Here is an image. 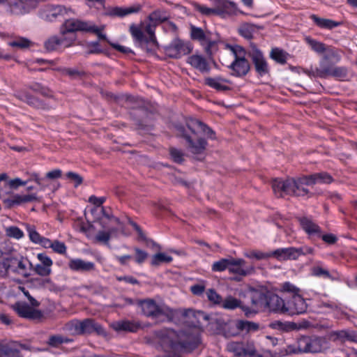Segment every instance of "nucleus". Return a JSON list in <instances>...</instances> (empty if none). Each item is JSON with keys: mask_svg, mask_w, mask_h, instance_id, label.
<instances>
[{"mask_svg": "<svg viewBox=\"0 0 357 357\" xmlns=\"http://www.w3.org/2000/svg\"><path fill=\"white\" fill-rule=\"evenodd\" d=\"M248 55L252 59L255 68L259 75L262 76L268 73L269 68L268 63L262 52L257 47L256 45H251Z\"/></svg>", "mask_w": 357, "mask_h": 357, "instance_id": "obj_11", "label": "nucleus"}, {"mask_svg": "<svg viewBox=\"0 0 357 357\" xmlns=\"http://www.w3.org/2000/svg\"><path fill=\"white\" fill-rule=\"evenodd\" d=\"M0 357H22L18 350L8 345H0Z\"/></svg>", "mask_w": 357, "mask_h": 357, "instance_id": "obj_49", "label": "nucleus"}, {"mask_svg": "<svg viewBox=\"0 0 357 357\" xmlns=\"http://www.w3.org/2000/svg\"><path fill=\"white\" fill-rule=\"evenodd\" d=\"M307 310V305L301 294L294 296L285 304L284 312L289 314H298Z\"/></svg>", "mask_w": 357, "mask_h": 357, "instance_id": "obj_13", "label": "nucleus"}, {"mask_svg": "<svg viewBox=\"0 0 357 357\" xmlns=\"http://www.w3.org/2000/svg\"><path fill=\"white\" fill-rule=\"evenodd\" d=\"M302 252H303L302 250H296L293 247L279 248L270 252V258L273 257L278 261L296 259Z\"/></svg>", "mask_w": 357, "mask_h": 357, "instance_id": "obj_14", "label": "nucleus"}, {"mask_svg": "<svg viewBox=\"0 0 357 357\" xmlns=\"http://www.w3.org/2000/svg\"><path fill=\"white\" fill-rule=\"evenodd\" d=\"M167 19L166 15L160 10H157L153 12L149 16V21L154 24L155 25H158V24L165 21Z\"/></svg>", "mask_w": 357, "mask_h": 357, "instance_id": "obj_53", "label": "nucleus"}, {"mask_svg": "<svg viewBox=\"0 0 357 357\" xmlns=\"http://www.w3.org/2000/svg\"><path fill=\"white\" fill-rule=\"evenodd\" d=\"M280 291L289 294L290 297L301 294L300 289L289 282H286L282 284L280 286Z\"/></svg>", "mask_w": 357, "mask_h": 357, "instance_id": "obj_47", "label": "nucleus"}, {"mask_svg": "<svg viewBox=\"0 0 357 357\" xmlns=\"http://www.w3.org/2000/svg\"><path fill=\"white\" fill-rule=\"evenodd\" d=\"M138 305L143 314L160 321L172 320L175 316V311L164 303H157L153 299L139 301Z\"/></svg>", "mask_w": 357, "mask_h": 357, "instance_id": "obj_5", "label": "nucleus"}, {"mask_svg": "<svg viewBox=\"0 0 357 357\" xmlns=\"http://www.w3.org/2000/svg\"><path fill=\"white\" fill-rule=\"evenodd\" d=\"M206 296L209 301L220 305L222 302V297L213 289H210L206 291Z\"/></svg>", "mask_w": 357, "mask_h": 357, "instance_id": "obj_60", "label": "nucleus"}, {"mask_svg": "<svg viewBox=\"0 0 357 357\" xmlns=\"http://www.w3.org/2000/svg\"><path fill=\"white\" fill-rule=\"evenodd\" d=\"M214 10L215 15L222 17L236 15L238 13L236 3L227 0H218Z\"/></svg>", "mask_w": 357, "mask_h": 357, "instance_id": "obj_17", "label": "nucleus"}, {"mask_svg": "<svg viewBox=\"0 0 357 357\" xmlns=\"http://www.w3.org/2000/svg\"><path fill=\"white\" fill-rule=\"evenodd\" d=\"M194 7L196 9V10L199 11L202 15H204L206 16L215 15L214 7L212 8H210L205 6L200 5L198 3L194 4Z\"/></svg>", "mask_w": 357, "mask_h": 357, "instance_id": "obj_61", "label": "nucleus"}, {"mask_svg": "<svg viewBox=\"0 0 357 357\" xmlns=\"http://www.w3.org/2000/svg\"><path fill=\"white\" fill-rule=\"evenodd\" d=\"M67 12L66 8L61 6H52L45 10L42 13V17L47 21H52L58 16Z\"/></svg>", "mask_w": 357, "mask_h": 357, "instance_id": "obj_32", "label": "nucleus"}, {"mask_svg": "<svg viewBox=\"0 0 357 357\" xmlns=\"http://www.w3.org/2000/svg\"><path fill=\"white\" fill-rule=\"evenodd\" d=\"M188 63L201 73H208L210 66L204 57L199 54H193L188 58Z\"/></svg>", "mask_w": 357, "mask_h": 357, "instance_id": "obj_27", "label": "nucleus"}, {"mask_svg": "<svg viewBox=\"0 0 357 357\" xmlns=\"http://www.w3.org/2000/svg\"><path fill=\"white\" fill-rule=\"evenodd\" d=\"M245 261L241 258L231 257L229 271L230 273L236 274L241 276H247L255 272L254 266L244 268Z\"/></svg>", "mask_w": 357, "mask_h": 357, "instance_id": "obj_16", "label": "nucleus"}, {"mask_svg": "<svg viewBox=\"0 0 357 357\" xmlns=\"http://www.w3.org/2000/svg\"><path fill=\"white\" fill-rule=\"evenodd\" d=\"M298 349L302 352H321L328 347V342L324 337L312 336L302 337L298 341Z\"/></svg>", "mask_w": 357, "mask_h": 357, "instance_id": "obj_9", "label": "nucleus"}, {"mask_svg": "<svg viewBox=\"0 0 357 357\" xmlns=\"http://www.w3.org/2000/svg\"><path fill=\"white\" fill-rule=\"evenodd\" d=\"M9 265L7 257H0V278H5L8 275Z\"/></svg>", "mask_w": 357, "mask_h": 357, "instance_id": "obj_56", "label": "nucleus"}, {"mask_svg": "<svg viewBox=\"0 0 357 357\" xmlns=\"http://www.w3.org/2000/svg\"><path fill=\"white\" fill-rule=\"evenodd\" d=\"M70 341V340L68 338L61 335L56 334L50 335L49 337L48 340H47V344L54 348H58L63 344L68 343Z\"/></svg>", "mask_w": 357, "mask_h": 357, "instance_id": "obj_42", "label": "nucleus"}, {"mask_svg": "<svg viewBox=\"0 0 357 357\" xmlns=\"http://www.w3.org/2000/svg\"><path fill=\"white\" fill-rule=\"evenodd\" d=\"M204 83L211 88L217 91H227L229 89L228 84L230 82L221 77H207L204 79Z\"/></svg>", "mask_w": 357, "mask_h": 357, "instance_id": "obj_28", "label": "nucleus"}, {"mask_svg": "<svg viewBox=\"0 0 357 357\" xmlns=\"http://www.w3.org/2000/svg\"><path fill=\"white\" fill-rule=\"evenodd\" d=\"M44 248H52L55 252L59 254H65L66 252V246L64 243L55 240L54 241L47 238L45 241Z\"/></svg>", "mask_w": 357, "mask_h": 357, "instance_id": "obj_40", "label": "nucleus"}, {"mask_svg": "<svg viewBox=\"0 0 357 357\" xmlns=\"http://www.w3.org/2000/svg\"><path fill=\"white\" fill-rule=\"evenodd\" d=\"M102 217L100 219V224L105 230L100 231L96 236L98 242L107 243L110 237L114 236L118 231L123 229V225L119 219L106 213L105 209L102 208Z\"/></svg>", "mask_w": 357, "mask_h": 357, "instance_id": "obj_7", "label": "nucleus"}, {"mask_svg": "<svg viewBox=\"0 0 357 357\" xmlns=\"http://www.w3.org/2000/svg\"><path fill=\"white\" fill-rule=\"evenodd\" d=\"M191 38L193 40H197L200 44L205 40L208 36L205 34L204 31L200 29L192 26L191 27Z\"/></svg>", "mask_w": 357, "mask_h": 357, "instance_id": "obj_55", "label": "nucleus"}, {"mask_svg": "<svg viewBox=\"0 0 357 357\" xmlns=\"http://www.w3.org/2000/svg\"><path fill=\"white\" fill-rule=\"evenodd\" d=\"M231 257L222 258L219 261H215L212 265V271L215 272L223 271L226 269L229 270Z\"/></svg>", "mask_w": 357, "mask_h": 357, "instance_id": "obj_51", "label": "nucleus"}, {"mask_svg": "<svg viewBox=\"0 0 357 357\" xmlns=\"http://www.w3.org/2000/svg\"><path fill=\"white\" fill-rule=\"evenodd\" d=\"M74 40L75 38H70L67 39L64 37L59 38L57 36H52L46 40L45 43V46L47 50L53 51L56 50L60 45L63 44L65 45V47H70Z\"/></svg>", "mask_w": 357, "mask_h": 357, "instance_id": "obj_29", "label": "nucleus"}, {"mask_svg": "<svg viewBox=\"0 0 357 357\" xmlns=\"http://www.w3.org/2000/svg\"><path fill=\"white\" fill-rule=\"evenodd\" d=\"M14 96L19 100L26 102L27 104L44 110H48L51 109L50 105L36 99L30 95L26 90H19L15 92Z\"/></svg>", "mask_w": 357, "mask_h": 357, "instance_id": "obj_19", "label": "nucleus"}, {"mask_svg": "<svg viewBox=\"0 0 357 357\" xmlns=\"http://www.w3.org/2000/svg\"><path fill=\"white\" fill-rule=\"evenodd\" d=\"M227 350L232 353L236 357H245L247 355H252L253 351L246 348L242 342H230L227 344Z\"/></svg>", "mask_w": 357, "mask_h": 357, "instance_id": "obj_26", "label": "nucleus"}, {"mask_svg": "<svg viewBox=\"0 0 357 357\" xmlns=\"http://www.w3.org/2000/svg\"><path fill=\"white\" fill-rule=\"evenodd\" d=\"M322 55L324 59L326 61H338L340 59L339 51L331 46L326 45Z\"/></svg>", "mask_w": 357, "mask_h": 357, "instance_id": "obj_45", "label": "nucleus"}, {"mask_svg": "<svg viewBox=\"0 0 357 357\" xmlns=\"http://www.w3.org/2000/svg\"><path fill=\"white\" fill-rule=\"evenodd\" d=\"M308 178L312 181L311 185L316 183H331L333 181L332 176L326 172L315 174L308 176Z\"/></svg>", "mask_w": 357, "mask_h": 357, "instance_id": "obj_38", "label": "nucleus"}, {"mask_svg": "<svg viewBox=\"0 0 357 357\" xmlns=\"http://www.w3.org/2000/svg\"><path fill=\"white\" fill-rule=\"evenodd\" d=\"M236 327L240 329V332L245 333L255 332L259 328L258 324L245 320H238V324L236 325Z\"/></svg>", "mask_w": 357, "mask_h": 357, "instance_id": "obj_39", "label": "nucleus"}, {"mask_svg": "<svg viewBox=\"0 0 357 357\" xmlns=\"http://www.w3.org/2000/svg\"><path fill=\"white\" fill-rule=\"evenodd\" d=\"M169 153L172 160L177 163H181L184 161V153L176 148H170Z\"/></svg>", "mask_w": 357, "mask_h": 357, "instance_id": "obj_57", "label": "nucleus"}, {"mask_svg": "<svg viewBox=\"0 0 357 357\" xmlns=\"http://www.w3.org/2000/svg\"><path fill=\"white\" fill-rule=\"evenodd\" d=\"M30 45L31 42L28 39L24 38H20L9 43L10 46L20 49L27 48Z\"/></svg>", "mask_w": 357, "mask_h": 357, "instance_id": "obj_59", "label": "nucleus"}, {"mask_svg": "<svg viewBox=\"0 0 357 357\" xmlns=\"http://www.w3.org/2000/svg\"><path fill=\"white\" fill-rule=\"evenodd\" d=\"M160 346L165 351L189 352L199 343V329L193 327L188 331L177 332L172 329H162L155 333Z\"/></svg>", "mask_w": 357, "mask_h": 357, "instance_id": "obj_2", "label": "nucleus"}, {"mask_svg": "<svg viewBox=\"0 0 357 357\" xmlns=\"http://www.w3.org/2000/svg\"><path fill=\"white\" fill-rule=\"evenodd\" d=\"M328 338L332 341H340L341 342L346 340L356 341L357 334L346 331H333L328 335Z\"/></svg>", "mask_w": 357, "mask_h": 357, "instance_id": "obj_31", "label": "nucleus"}, {"mask_svg": "<svg viewBox=\"0 0 357 357\" xmlns=\"http://www.w3.org/2000/svg\"><path fill=\"white\" fill-rule=\"evenodd\" d=\"M225 47L234 58V60L228 66L232 71L231 74L236 77L245 75L250 70V63L245 59V50L238 45H226Z\"/></svg>", "mask_w": 357, "mask_h": 357, "instance_id": "obj_6", "label": "nucleus"}, {"mask_svg": "<svg viewBox=\"0 0 357 357\" xmlns=\"http://www.w3.org/2000/svg\"><path fill=\"white\" fill-rule=\"evenodd\" d=\"M244 256L250 259H256L257 260L268 259L270 258V252H264L259 250H250L244 252Z\"/></svg>", "mask_w": 357, "mask_h": 357, "instance_id": "obj_52", "label": "nucleus"}, {"mask_svg": "<svg viewBox=\"0 0 357 357\" xmlns=\"http://www.w3.org/2000/svg\"><path fill=\"white\" fill-rule=\"evenodd\" d=\"M308 75L312 77H326L333 76L336 78L342 79L347 76V70L344 67H331L325 69L316 68L314 70L305 71Z\"/></svg>", "mask_w": 357, "mask_h": 357, "instance_id": "obj_12", "label": "nucleus"}, {"mask_svg": "<svg viewBox=\"0 0 357 357\" xmlns=\"http://www.w3.org/2000/svg\"><path fill=\"white\" fill-rule=\"evenodd\" d=\"M6 235L9 238H13L17 240L21 239L24 237V232L16 226H10L5 228Z\"/></svg>", "mask_w": 357, "mask_h": 357, "instance_id": "obj_50", "label": "nucleus"}, {"mask_svg": "<svg viewBox=\"0 0 357 357\" xmlns=\"http://www.w3.org/2000/svg\"><path fill=\"white\" fill-rule=\"evenodd\" d=\"M156 25L149 21V23L142 24V28L135 24L130 26V32L135 41L148 52H154L158 47L155 36V27Z\"/></svg>", "mask_w": 357, "mask_h": 357, "instance_id": "obj_4", "label": "nucleus"}, {"mask_svg": "<svg viewBox=\"0 0 357 357\" xmlns=\"http://www.w3.org/2000/svg\"><path fill=\"white\" fill-rule=\"evenodd\" d=\"M251 310L248 308L249 313H257L259 310L266 307V294L261 291L252 290L250 291Z\"/></svg>", "mask_w": 357, "mask_h": 357, "instance_id": "obj_23", "label": "nucleus"}, {"mask_svg": "<svg viewBox=\"0 0 357 357\" xmlns=\"http://www.w3.org/2000/svg\"><path fill=\"white\" fill-rule=\"evenodd\" d=\"M84 72L77 70V68H63L62 75H68L71 79H78L82 77Z\"/></svg>", "mask_w": 357, "mask_h": 357, "instance_id": "obj_58", "label": "nucleus"}, {"mask_svg": "<svg viewBox=\"0 0 357 357\" xmlns=\"http://www.w3.org/2000/svg\"><path fill=\"white\" fill-rule=\"evenodd\" d=\"M286 302L277 294L273 293L266 294V307L270 311L285 313Z\"/></svg>", "mask_w": 357, "mask_h": 357, "instance_id": "obj_21", "label": "nucleus"}, {"mask_svg": "<svg viewBox=\"0 0 357 357\" xmlns=\"http://www.w3.org/2000/svg\"><path fill=\"white\" fill-rule=\"evenodd\" d=\"M37 6L36 0H15L10 3L11 12L16 15L29 13Z\"/></svg>", "mask_w": 357, "mask_h": 357, "instance_id": "obj_20", "label": "nucleus"}, {"mask_svg": "<svg viewBox=\"0 0 357 357\" xmlns=\"http://www.w3.org/2000/svg\"><path fill=\"white\" fill-rule=\"evenodd\" d=\"M300 224L303 229L309 235H313L320 232L318 225L307 218H303L300 220Z\"/></svg>", "mask_w": 357, "mask_h": 357, "instance_id": "obj_36", "label": "nucleus"}, {"mask_svg": "<svg viewBox=\"0 0 357 357\" xmlns=\"http://www.w3.org/2000/svg\"><path fill=\"white\" fill-rule=\"evenodd\" d=\"M270 57L276 62L284 64L287 62L288 54L280 49L273 48L271 51Z\"/></svg>", "mask_w": 357, "mask_h": 357, "instance_id": "obj_46", "label": "nucleus"}, {"mask_svg": "<svg viewBox=\"0 0 357 357\" xmlns=\"http://www.w3.org/2000/svg\"><path fill=\"white\" fill-rule=\"evenodd\" d=\"M134 250L135 252V261L139 264H142L147 259L148 253L138 248H135Z\"/></svg>", "mask_w": 357, "mask_h": 357, "instance_id": "obj_63", "label": "nucleus"}, {"mask_svg": "<svg viewBox=\"0 0 357 357\" xmlns=\"http://www.w3.org/2000/svg\"><path fill=\"white\" fill-rule=\"evenodd\" d=\"M69 268L77 272H90L95 269V264L91 261H86L81 259H72L68 261Z\"/></svg>", "mask_w": 357, "mask_h": 357, "instance_id": "obj_24", "label": "nucleus"}, {"mask_svg": "<svg viewBox=\"0 0 357 357\" xmlns=\"http://www.w3.org/2000/svg\"><path fill=\"white\" fill-rule=\"evenodd\" d=\"M221 304L222 307L227 310H234L237 307H241L248 317L250 312V311L248 312V307L241 306V301L231 296H227L224 301H222Z\"/></svg>", "mask_w": 357, "mask_h": 357, "instance_id": "obj_33", "label": "nucleus"}, {"mask_svg": "<svg viewBox=\"0 0 357 357\" xmlns=\"http://www.w3.org/2000/svg\"><path fill=\"white\" fill-rule=\"evenodd\" d=\"M34 271L37 274L41 276H47L52 273L51 268L41 264H36Z\"/></svg>", "mask_w": 357, "mask_h": 357, "instance_id": "obj_64", "label": "nucleus"}, {"mask_svg": "<svg viewBox=\"0 0 357 357\" xmlns=\"http://www.w3.org/2000/svg\"><path fill=\"white\" fill-rule=\"evenodd\" d=\"M112 327L116 331H129L134 332L137 328L136 324L129 321H119L114 322L112 324Z\"/></svg>", "mask_w": 357, "mask_h": 357, "instance_id": "obj_37", "label": "nucleus"}, {"mask_svg": "<svg viewBox=\"0 0 357 357\" xmlns=\"http://www.w3.org/2000/svg\"><path fill=\"white\" fill-rule=\"evenodd\" d=\"M187 128L181 126L176 127V135L185 140L189 153L197 156L206 149L207 139H214V132L199 120L190 119L186 123Z\"/></svg>", "mask_w": 357, "mask_h": 357, "instance_id": "obj_1", "label": "nucleus"}, {"mask_svg": "<svg viewBox=\"0 0 357 357\" xmlns=\"http://www.w3.org/2000/svg\"><path fill=\"white\" fill-rule=\"evenodd\" d=\"M238 324V320L229 321L225 324L224 327V331L227 336H236L238 335L241 332L236 325Z\"/></svg>", "mask_w": 357, "mask_h": 357, "instance_id": "obj_48", "label": "nucleus"}, {"mask_svg": "<svg viewBox=\"0 0 357 357\" xmlns=\"http://www.w3.org/2000/svg\"><path fill=\"white\" fill-rule=\"evenodd\" d=\"M172 260V257L166 253L158 252L152 256L151 264L153 266H158L163 263H170Z\"/></svg>", "mask_w": 357, "mask_h": 357, "instance_id": "obj_41", "label": "nucleus"}, {"mask_svg": "<svg viewBox=\"0 0 357 357\" xmlns=\"http://www.w3.org/2000/svg\"><path fill=\"white\" fill-rule=\"evenodd\" d=\"M9 271L11 270L18 274L24 275L26 271V266L24 259L21 256H7Z\"/></svg>", "mask_w": 357, "mask_h": 357, "instance_id": "obj_25", "label": "nucleus"}, {"mask_svg": "<svg viewBox=\"0 0 357 357\" xmlns=\"http://www.w3.org/2000/svg\"><path fill=\"white\" fill-rule=\"evenodd\" d=\"M12 308L22 317L27 319H38L41 317L42 314L34 307L29 306L26 303L17 302L12 305Z\"/></svg>", "mask_w": 357, "mask_h": 357, "instance_id": "obj_18", "label": "nucleus"}, {"mask_svg": "<svg viewBox=\"0 0 357 357\" xmlns=\"http://www.w3.org/2000/svg\"><path fill=\"white\" fill-rule=\"evenodd\" d=\"M26 229L28 232L29 238L30 241L36 244H38L44 248L45 246V241H47V238L43 236H41L40 234L36 231L35 226L31 225H26Z\"/></svg>", "mask_w": 357, "mask_h": 357, "instance_id": "obj_34", "label": "nucleus"}, {"mask_svg": "<svg viewBox=\"0 0 357 357\" xmlns=\"http://www.w3.org/2000/svg\"><path fill=\"white\" fill-rule=\"evenodd\" d=\"M204 52L209 57L212 56L218 50L216 41L211 40L208 37L201 43Z\"/></svg>", "mask_w": 357, "mask_h": 357, "instance_id": "obj_43", "label": "nucleus"}, {"mask_svg": "<svg viewBox=\"0 0 357 357\" xmlns=\"http://www.w3.org/2000/svg\"><path fill=\"white\" fill-rule=\"evenodd\" d=\"M140 10L139 6H134L131 7H113L107 13V15L112 17H124L128 15L137 13Z\"/></svg>", "mask_w": 357, "mask_h": 357, "instance_id": "obj_30", "label": "nucleus"}, {"mask_svg": "<svg viewBox=\"0 0 357 357\" xmlns=\"http://www.w3.org/2000/svg\"><path fill=\"white\" fill-rule=\"evenodd\" d=\"M254 31V26L250 24H243L238 29L240 34L248 39H250L252 37Z\"/></svg>", "mask_w": 357, "mask_h": 357, "instance_id": "obj_54", "label": "nucleus"}, {"mask_svg": "<svg viewBox=\"0 0 357 357\" xmlns=\"http://www.w3.org/2000/svg\"><path fill=\"white\" fill-rule=\"evenodd\" d=\"M311 183L306 176L288 178L286 180L276 178L272 182V188L274 194L279 197L285 195L304 196L309 193L305 186L311 185Z\"/></svg>", "mask_w": 357, "mask_h": 357, "instance_id": "obj_3", "label": "nucleus"}, {"mask_svg": "<svg viewBox=\"0 0 357 357\" xmlns=\"http://www.w3.org/2000/svg\"><path fill=\"white\" fill-rule=\"evenodd\" d=\"M66 330L74 335L85 333L102 332V328L94 322L93 319H86L83 321L73 320L66 325Z\"/></svg>", "mask_w": 357, "mask_h": 357, "instance_id": "obj_8", "label": "nucleus"}, {"mask_svg": "<svg viewBox=\"0 0 357 357\" xmlns=\"http://www.w3.org/2000/svg\"><path fill=\"white\" fill-rule=\"evenodd\" d=\"M36 201H38V197L35 193L27 195L14 194L10 197L3 199V204L8 208H10L14 206Z\"/></svg>", "mask_w": 357, "mask_h": 357, "instance_id": "obj_15", "label": "nucleus"}, {"mask_svg": "<svg viewBox=\"0 0 357 357\" xmlns=\"http://www.w3.org/2000/svg\"><path fill=\"white\" fill-rule=\"evenodd\" d=\"M91 29L87 23L76 20H68L63 24L61 33L64 36L66 33H71L77 31H89Z\"/></svg>", "mask_w": 357, "mask_h": 357, "instance_id": "obj_22", "label": "nucleus"}, {"mask_svg": "<svg viewBox=\"0 0 357 357\" xmlns=\"http://www.w3.org/2000/svg\"><path fill=\"white\" fill-rule=\"evenodd\" d=\"M192 47L189 43L184 42L179 38H175L165 47V54L171 58L178 59L183 55L190 54Z\"/></svg>", "mask_w": 357, "mask_h": 357, "instance_id": "obj_10", "label": "nucleus"}, {"mask_svg": "<svg viewBox=\"0 0 357 357\" xmlns=\"http://www.w3.org/2000/svg\"><path fill=\"white\" fill-rule=\"evenodd\" d=\"M305 40L314 52L319 54H324L325 47L326 46L324 43L314 40L309 36L305 37Z\"/></svg>", "mask_w": 357, "mask_h": 357, "instance_id": "obj_44", "label": "nucleus"}, {"mask_svg": "<svg viewBox=\"0 0 357 357\" xmlns=\"http://www.w3.org/2000/svg\"><path fill=\"white\" fill-rule=\"evenodd\" d=\"M310 17L317 26L323 29H332L341 24L332 20L319 17L315 15H311Z\"/></svg>", "mask_w": 357, "mask_h": 357, "instance_id": "obj_35", "label": "nucleus"}, {"mask_svg": "<svg viewBox=\"0 0 357 357\" xmlns=\"http://www.w3.org/2000/svg\"><path fill=\"white\" fill-rule=\"evenodd\" d=\"M62 176V172L61 169H55L53 170H51L46 173L45 177L43 178L44 181L46 180L49 181H55L56 179H59Z\"/></svg>", "mask_w": 357, "mask_h": 357, "instance_id": "obj_62", "label": "nucleus"}]
</instances>
